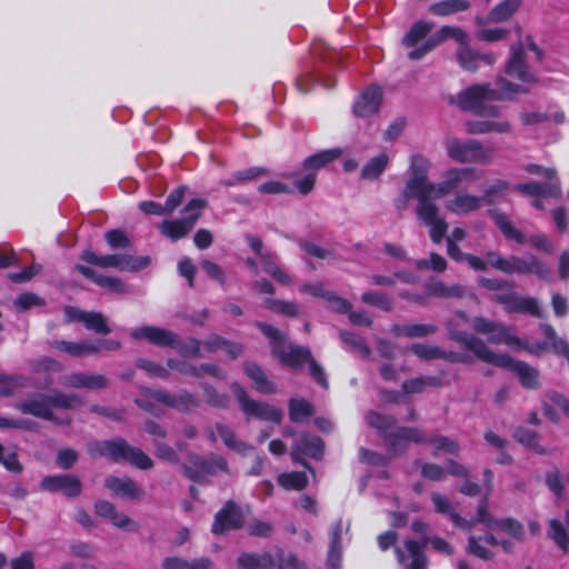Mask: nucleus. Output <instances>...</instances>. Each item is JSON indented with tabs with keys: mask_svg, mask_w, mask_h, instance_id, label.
Returning a JSON list of instances; mask_svg holds the SVG:
<instances>
[{
	"mask_svg": "<svg viewBox=\"0 0 569 569\" xmlns=\"http://www.w3.org/2000/svg\"><path fill=\"white\" fill-rule=\"evenodd\" d=\"M313 415V408L305 399H291L289 401V417L293 422H301Z\"/></svg>",
	"mask_w": 569,
	"mask_h": 569,
	"instance_id": "3c124183",
	"label": "nucleus"
},
{
	"mask_svg": "<svg viewBox=\"0 0 569 569\" xmlns=\"http://www.w3.org/2000/svg\"><path fill=\"white\" fill-rule=\"evenodd\" d=\"M278 482L288 490H302L307 487L308 479L305 472H284L278 477Z\"/></svg>",
	"mask_w": 569,
	"mask_h": 569,
	"instance_id": "603ef678",
	"label": "nucleus"
},
{
	"mask_svg": "<svg viewBox=\"0 0 569 569\" xmlns=\"http://www.w3.org/2000/svg\"><path fill=\"white\" fill-rule=\"evenodd\" d=\"M200 400L187 390H181L174 395L173 409L188 412L192 409L199 408Z\"/></svg>",
	"mask_w": 569,
	"mask_h": 569,
	"instance_id": "5fc2aeb1",
	"label": "nucleus"
},
{
	"mask_svg": "<svg viewBox=\"0 0 569 569\" xmlns=\"http://www.w3.org/2000/svg\"><path fill=\"white\" fill-rule=\"evenodd\" d=\"M446 152L449 158L460 163L488 164L493 159L492 149L475 139L461 141L457 138H449L446 141Z\"/></svg>",
	"mask_w": 569,
	"mask_h": 569,
	"instance_id": "9d476101",
	"label": "nucleus"
},
{
	"mask_svg": "<svg viewBox=\"0 0 569 569\" xmlns=\"http://www.w3.org/2000/svg\"><path fill=\"white\" fill-rule=\"evenodd\" d=\"M442 380L436 376H421L405 380L402 390L405 393H421L427 388H440Z\"/></svg>",
	"mask_w": 569,
	"mask_h": 569,
	"instance_id": "79ce46f5",
	"label": "nucleus"
},
{
	"mask_svg": "<svg viewBox=\"0 0 569 569\" xmlns=\"http://www.w3.org/2000/svg\"><path fill=\"white\" fill-rule=\"evenodd\" d=\"M493 100V88L489 83L473 84L460 91L457 96V104L466 111H471L481 117H497L499 108L487 106Z\"/></svg>",
	"mask_w": 569,
	"mask_h": 569,
	"instance_id": "1a4fd4ad",
	"label": "nucleus"
},
{
	"mask_svg": "<svg viewBox=\"0 0 569 569\" xmlns=\"http://www.w3.org/2000/svg\"><path fill=\"white\" fill-rule=\"evenodd\" d=\"M301 455L313 459H320L323 455V442L318 436L303 433L292 446L291 458L295 462H301Z\"/></svg>",
	"mask_w": 569,
	"mask_h": 569,
	"instance_id": "393cba45",
	"label": "nucleus"
},
{
	"mask_svg": "<svg viewBox=\"0 0 569 569\" xmlns=\"http://www.w3.org/2000/svg\"><path fill=\"white\" fill-rule=\"evenodd\" d=\"M160 232L172 241L182 239L192 230V221L182 219L163 220L159 224Z\"/></svg>",
	"mask_w": 569,
	"mask_h": 569,
	"instance_id": "e433bc0d",
	"label": "nucleus"
},
{
	"mask_svg": "<svg viewBox=\"0 0 569 569\" xmlns=\"http://www.w3.org/2000/svg\"><path fill=\"white\" fill-rule=\"evenodd\" d=\"M74 269L83 277L93 281L96 284L102 288H106L116 293L127 292L126 284L119 278L99 274L93 269L86 267L83 264H76Z\"/></svg>",
	"mask_w": 569,
	"mask_h": 569,
	"instance_id": "c85d7f7f",
	"label": "nucleus"
},
{
	"mask_svg": "<svg viewBox=\"0 0 569 569\" xmlns=\"http://www.w3.org/2000/svg\"><path fill=\"white\" fill-rule=\"evenodd\" d=\"M83 326L87 330L98 335H109L111 332L108 326V319L101 312L97 311H88L86 313Z\"/></svg>",
	"mask_w": 569,
	"mask_h": 569,
	"instance_id": "8fccbe9b",
	"label": "nucleus"
},
{
	"mask_svg": "<svg viewBox=\"0 0 569 569\" xmlns=\"http://www.w3.org/2000/svg\"><path fill=\"white\" fill-rule=\"evenodd\" d=\"M361 301L366 305L377 307L383 311H391L392 309L391 298L378 291L363 292L361 295Z\"/></svg>",
	"mask_w": 569,
	"mask_h": 569,
	"instance_id": "4d7b16f0",
	"label": "nucleus"
},
{
	"mask_svg": "<svg viewBox=\"0 0 569 569\" xmlns=\"http://www.w3.org/2000/svg\"><path fill=\"white\" fill-rule=\"evenodd\" d=\"M509 182L502 179H497L488 183L482 189V193L479 196L480 198H482V204L496 203L498 198L506 193L509 190Z\"/></svg>",
	"mask_w": 569,
	"mask_h": 569,
	"instance_id": "de8ad7c7",
	"label": "nucleus"
},
{
	"mask_svg": "<svg viewBox=\"0 0 569 569\" xmlns=\"http://www.w3.org/2000/svg\"><path fill=\"white\" fill-rule=\"evenodd\" d=\"M471 8L469 0H441L429 7V12L436 17L445 18L468 11Z\"/></svg>",
	"mask_w": 569,
	"mask_h": 569,
	"instance_id": "f704fd0d",
	"label": "nucleus"
},
{
	"mask_svg": "<svg viewBox=\"0 0 569 569\" xmlns=\"http://www.w3.org/2000/svg\"><path fill=\"white\" fill-rule=\"evenodd\" d=\"M50 346L51 348L72 357H83L98 353V347L93 346V342L53 340L50 342Z\"/></svg>",
	"mask_w": 569,
	"mask_h": 569,
	"instance_id": "473e14b6",
	"label": "nucleus"
},
{
	"mask_svg": "<svg viewBox=\"0 0 569 569\" xmlns=\"http://www.w3.org/2000/svg\"><path fill=\"white\" fill-rule=\"evenodd\" d=\"M506 73L528 83H536L537 78L531 73L526 63V53L521 44L512 46L510 59L506 66Z\"/></svg>",
	"mask_w": 569,
	"mask_h": 569,
	"instance_id": "4be33fe9",
	"label": "nucleus"
},
{
	"mask_svg": "<svg viewBox=\"0 0 569 569\" xmlns=\"http://www.w3.org/2000/svg\"><path fill=\"white\" fill-rule=\"evenodd\" d=\"M448 39H452L459 43L456 56L460 67L468 71H476L479 67L481 56L470 48L468 33L462 28L456 26H442L421 46L411 50L408 57L411 60H419ZM482 59L489 63L491 62V59L487 56H483Z\"/></svg>",
	"mask_w": 569,
	"mask_h": 569,
	"instance_id": "f03ea898",
	"label": "nucleus"
},
{
	"mask_svg": "<svg viewBox=\"0 0 569 569\" xmlns=\"http://www.w3.org/2000/svg\"><path fill=\"white\" fill-rule=\"evenodd\" d=\"M382 101V91L379 87L366 89L353 104V113L357 117H370L378 112Z\"/></svg>",
	"mask_w": 569,
	"mask_h": 569,
	"instance_id": "a878e982",
	"label": "nucleus"
},
{
	"mask_svg": "<svg viewBox=\"0 0 569 569\" xmlns=\"http://www.w3.org/2000/svg\"><path fill=\"white\" fill-rule=\"evenodd\" d=\"M81 260L102 269L114 268L120 271H139L150 263L149 257H134L127 253L98 256L91 250L82 251Z\"/></svg>",
	"mask_w": 569,
	"mask_h": 569,
	"instance_id": "9b49d317",
	"label": "nucleus"
},
{
	"mask_svg": "<svg viewBox=\"0 0 569 569\" xmlns=\"http://www.w3.org/2000/svg\"><path fill=\"white\" fill-rule=\"evenodd\" d=\"M430 498L435 510L440 515L449 516L455 526L463 530H470L473 527V521H467V519L455 511L449 498L439 492H432Z\"/></svg>",
	"mask_w": 569,
	"mask_h": 569,
	"instance_id": "cd10ccee",
	"label": "nucleus"
},
{
	"mask_svg": "<svg viewBox=\"0 0 569 569\" xmlns=\"http://www.w3.org/2000/svg\"><path fill=\"white\" fill-rule=\"evenodd\" d=\"M28 385V379L19 375H0V398L10 397Z\"/></svg>",
	"mask_w": 569,
	"mask_h": 569,
	"instance_id": "09e8293b",
	"label": "nucleus"
},
{
	"mask_svg": "<svg viewBox=\"0 0 569 569\" xmlns=\"http://www.w3.org/2000/svg\"><path fill=\"white\" fill-rule=\"evenodd\" d=\"M521 6V0H505L496 4L488 13V21L498 23L512 17Z\"/></svg>",
	"mask_w": 569,
	"mask_h": 569,
	"instance_id": "c03bdc74",
	"label": "nucleus"
},
{
	"mask_svg": "<svg viewBox=\"0 0 569 569\" xmlns=\"http://www.w3.org/2000/svg\"><path fill=\"white\" fill-rule=\"evenodd\" d=\"M231 389L239 401L241 410L248 418L254 417L274 423L281 422L283 413L280 409L272 405L251 399L239 383H232Z\"/></svg>",
	"mask_w": 569,
	"mask_h": 569,
	"instance_id": "ddd939ff",
	"label": "nucleus"
},
{
	"mask_svg": "<svg viewBox=\"0 0 569 569\" xmlns=\"http://www.w3.org/2000/svg\"><path fill=\"white\" fill-rule=\"evenodd\" d=\"M342 156V150L340 148H333L320 151L316 154H312L305 159L302 167L307 171H315L323 168L326 164L337 160Z\"/></svg>",
	"mask_w": 569,
	"mask_h": 569,
	"instance_id": "ea45409f",
	"label": "nucleus"
},
{
	"mask_svg": "<svg viewBox=\"0 0 569 569\" xmlns=\"http://www.w3.org/2000/svg\"><path fill=\"white\" fill-rule=\"evenodd\" d=\"M366 421L371 427L379 431H387L397 423L392 416L381 415L376 411H370L366 415Z\"/></svg>",
	"mask_w": 569,
	"mask_h": 569,
	"instance_id": "052dcab7",
	"label": "nucleus"
},
{
	"mask_svg": "<svg viewBox=\"0 0 569 569\" xmlns=\"http://www.w3.org/2000/svg\"><path fill=\"white\" fill-rule=\"evenodd\" d=\"M256 326L270 340L272 352L280 358V361L291 368H301L311 360V351L301 346L286 342V335L272 325L258 321Z\"/></svg>",
	"mask_w": 569,
	"mask_h": 569,
	"instance_id": "0eeeda50",
	"label": "nucleus"
},
{
	"mask_svg": "<svg viewBox=\"0 0 569 569\" xmlns=\"http://www.w3.org/2000/svg\"><path fill=\"white\" fill-rule=\"evenodd\" d=\"M507 274H535L541 279H549L551 270L549 267L533 254L526 257L511 256L508 258Z\"/></svg>",
	"mask_w": 569,
	"mask_h": 569,
	"instance_id": "2eb2a0df",
	"label": "nucleus"
},
{
	"mask_svg": "<svg viewBox=\"0 0 569 569\" xmlns=\"http://www.w3.org/2000/svg\"><path fill=\"white\" fill-rule=\"evenodd\" d=\"M492 300L502 305L507 312L529 313L535 317H541L539 302L536 298L522 297L519 293L511 291L508 293L495 295Z\"/></svg>",
	"mask_w": 569,
	"mask_h": 569,
	"instance_id": "dca6fc26",
	"label": "nucleus"
},
{
	"mask_svg": "<svg viewBox=\"0 0 569 569\" xmlns=\"http://www.w3.org/2000/svg\"><path fill=\"white\" fill-rule=\"evenodd\" d=\"M550 538L556 542V545L563 551L567 552L569 548V536L563 527V525L557 520L551 519L549 521Z\"/></svg>",
	"mask_w": 569,
	"mask_h": 569,
	"instance_id": "6e6d98bb",
	"label": "nucleus"
},
{
	"mask_svg": "<svg viewBox=\"0 0 569 569\" xmlns=\"http://www.w3.org/2000/svg\"><path fill=\"white\" fill-rule=\"evenodd\" d=\"M260 261L262 263L263 271L271 276L276 281L286 286H290L292 283L290 276L277 264L276 253L266 251L264 253H261Z\"/></svg>",
	"mask_w": 569,
	"mask_h": 569,
	"instance_id": "a19ab883",
	"label": "nucleus"
},
{
	"mask_svg": "<svg viewBox=\"0 0 569 569\" xmlns=\"http://www.w3.org/2000/svg\"><path fill=\"white\" fill-rule=\"evenodd\" d=\"M109 379L104 375L72 372L61 378V385L72 389L100 390L109 386Z\"/></svg>",
	"mask_w": 569,
	"mask_h": 569,
	"instance_id": "412c9836",
	"label": "nucleus"
},
{
	"mask_svg": "<svg viewBox=\"0 0 569 569\" xmlns=\"http://www.w3.org/2000/svg\"><path fill=\"white\" fill-rule=\"evenodd\" d=\"M417 219L430 228V239L440 243L448 230L447 221L440 216V208L436 201H423L417 211Z\"/></svg>",
	"mask_w": 569,
	"mask_h": 569,
	"instance_id": "4468645a",
	"label": "nucleus"
},
{
	"mask_svg": "<svg viewBox=\"0 0 569 569\" xmlns=\"http://www.w3.org/2000/svg\"><path fill=\"white\" fill-rule=\"evenodd\" d=\"M83 405L80 396L77 393H66L59 390L52 392L36 393L24 401L17 403V409L24 415H31L43 420H50L58 425L63 422L53 415V408L72 410Z\"/></svg>",
	"mask_w": 569,
	"mask_h": 569,
	"instance_id": "7ed1b4c3",
	"label": "nucleus"
},
{
	"mask_svg": "<svg viewBox=\"0 0 569 569\" xmlns=\"http://www.w3.org/2000/svg\"><path fill=\"white\" fill-rule=\"evenodd\" d=\"M415 466L420 467L422 477L431 481H440L446 477V469L436 463H421L419 460L415 461Z\"/></svg>",
	"mask_w": 569,
	"mask_h": 569,
	"instance_id": "338daca9",
	"label": "nucleus"
},
{
	"mask_svg": "<svg viewBox=\"0 0 569 569\" xmlns=\"http://www.w3.org/2000/svg\"><path fill=\"white\" fill-rule=\"evenodd\" d=\"M104 487L109 489L113 495L128 498V499H141L144 497V490L137 486L134 481L128 477L118 478L109 476L104 479Z\"/></svg>",
	"mask_w": 569,
	"mask_h": 569,
	"instance_id": "bb28decb",
	"label": "nucleus"
},
{
	"mask_svg": "<svg viewBox=\"0 0 569 569\" xmlns=\"http://www.w3.org/2000/svg\"><path fill=\"white\" fill-rule=\"evenodd\" d=\"M482 198L467 191H459L452 198L446 200V209L456 216H467L482 208Z\"/></svg>",
	"mask_w": 569,
	"mask_h": 569,
	"instance_id": "5701e85b",
	"label": "nucleus"
},
{
	"mask_svg": "<svg viewBox=\"0 0 569 569\" xmlns=\"http://www.w3.org/2000/svg\"><path fill=\"white\" fill-rule=\"evenodd\" d=\"M425 166L420 160L413 161L412 157L410 158V166L408 169L409 178L405 183V188L400 197L393 200V206L397 210L403 211L409 207V200L416 199L417 206L415 209V213L417 214L418 209L423 201H433L429 198L428 192L425 187Z\"/></svg>",
	"mask_w": 569,
	"mask_h": 569,
	"instance_id": "6e6552de",
	"label": "nucleus"
},
{
	"mask_svg": "<svg viewBox=\"0 0 569 569\" xmlns=\"http://www.w3.org/2000/svg\"><path fill=\"white\" fill-rule=\"evenodd\" d=\"M88 453L92 458L108 457L113 461L127 460L141 470L153 467L152 459L141 449L130 446L124 439L94 441L88 445Z\"/></svg>",
	"mask_w": 569,
	"mask_h": 569,
	"instance_id": "39448f33",
	"label": "nucleus"
},
{
	"mask_svg": "<svg viewBox=\"0 0 569 569\" xmlns=\"http://www.w3.org/2000/svg\"><path fill=\"white\" fill-rule=\"evenodd\" d=\"M276 559L270 552H243L237 559L239 569H273Z\"/></svg>",
	"mask_w": 569,
	"mask_h": 569,
	"instance_id": "7c9ffc66",
	"label": "nucleus"
},
{
	"mask_svg": "<svg viewBox=\"0 0 569 569\" xmlns=\"http://www.w3.org/2000/svg\"><path fill=\"white\" fill-rule=\"evenodd\" d=\"M202 390L206 397V402L214 408H227L229 398L224 393H219L213 387L203 383Z\"/></svg>",
	"mask_w": 569,
	"mask_h": 569,
	"instance_id": "69168bd1",
	"label": "nucleus"
},
{
	"mask_svg": "<svg viewBox=\"0 0 569 569\" xmlns=\"http://www.w3.org/2000/svg\"><path fill=\"white\" fill-rule=\"evenodd\" d=\"M426 289L429 296L445 299H461L467 293V290L462 284H448L441 280L429 282Z\"/></svg>",
	"mask_w": 569,
	"mask_h": 569,
	"instance_id": "72a5a7b5",
	"label": "nucleus"
},
{
	"mask_svg": "<svg viewBox=\"0 0 569 569\" xmlns=\"http://www.w3.org/2000/svg\"><path fill=\"white\" fill-rule=\"evenodd\" d=\"M390 161L388 153L381 152L370 158L360 171V178L367 181L377 180L386 170Z\"/></svg>",
	"mask_w": 569,
	"mask_h": 569,
	"instance_id": "4c0bfd02",
	"label": "nucleus"
},
{
	"mask_svg": "<svg viewBox=\"0 0 569 569\" xmlns=\"http://www.w3.org/2000/svg\"><path fill=\"white\" fill-rule=\"evenodd\" d=\"M340 338L346 346L355 351H358L363 357H368L370 355V348L361 337L352 332L341 331Z\"/></svg>",
	"mask_w": 569,
	"mask_h": 569,
	"instance_id": "e2e57ef3",
	"label": "nucleus"
},
{
	"mask_svg": "<svg viewBox=\"0 0 569 569\" xmlns=\"http://www.w3.org/2000/svg\"><path fill=\"white\" fill-rule=\"evenodd\" d=\"M497 88H493V100H511L518 93H527L528 89L521 84H515L505 78H498Z\"/></svg>",
	"mask_w": 569,
	"mask_h": 569,
	"instance_id": "a18cd8bd",
	"label": "nucleus"
},
{
	"mask_svg": "<svg viewBox=\"0 0 569 569\" xmlns=\"http://www.w3.org/2000/svg\"><path fill=\"white\" fill-rule=\"evenodd\" d=\"M513 438L520 442L521 445H525L527 447L536 448L539 453H543V449H541L537 445L538 436L535 431L527 429L525 427H519L513 432Z\"/></svg>",
	"mask_w": 569,
	"mask_h": 569,
	"instance_id": "774afa93",
	"label": "nucleus"
},
{
	"mask_svg": "<svg viewBox=\"0 0 569 569\" xmlns=\"http://www.w3.org/2000/svg\"><path fill=\"white\" fill-rule=\"evenodd\" d=\"M415 266L419 270L431 269L436 272H443L448 268V262L439 253L431 252L428 259H419L415 262Z\"/></svg>",
	"mask_w": 569,
	"mask_h": 569,
	"instance_id": "bf43d9fd",
	"label": "nucleus"
},
{
	"mask_svg": "<svg viewBox=\"0 0 569 569\" xmlns=\"http://www.w3.org/2000/svg\"><path fill=\"white\" fill-rule=\"evenodd\" d=\"M264 306L267 309L278 315L287 317H296L298 315V307L291 301L267 298L264 300Z\"/></svg>",
	"mask_w": 569,
	"mask_h": 569,
	"instance_id": "864d4df0",
	"label": "nucleus"
},
{
	"mask_svg": "<svg viewBox=\"0 0 569 569\" xmlns=\"http://www.w3.org/2000/svg\"><path fill=\"white\" fill-rule=\"evenodd\" d=\"M449 338L471 351L483 362L515 372L525 388L533 389L539 385L538 371L522 361H516L506 353H496L483 340L466 331L450 330Z\"/></svg>",
	"mask_w": 569,
	"mask_h": 569,
	"instance_id": "f257e3e1",
	"label": "nucleus"
},
{
	"mask_svg": "<svg viewBox=\"0 0 569 569\" xmlns=\"http://www.w3.org/2000/svg\"><path fill=\"white\" fill-rule=\"evenodd\" d=\"M391 331L396 337L425 338L433 335L437 327L431 323H405L395 325Z\"/></svg>",
	"mask_w": 569,
	"mask_h": 569,
	"instance_id": "c9c22d12",
	"label": "nucleus"
},
{
	"mask_svg": "<svg viewBox=\"0 0 569 569\" xmlns=\"http://www.w3.org/2000/svg\"><path fill=\"white\" fill-rule=\"evenodd\" d=\"M435 24L431 21L418 20L410 30L405 34L402 44L406 47H415L420 40L425 39L428 33L433 29Z\"/></svg>",
	"mask_w": 569,
	"mask_h": 569,
	"instance_id": "49530a36",
	"label": "nucleus"
},
{
	"mask_svg": "<svg viewBox=\"0 0 569 569\" xmlns=\"http://www.w3.org/2000/svg\"><path fill=\"white\" fill-rule=\"evenodd\" d=\"M40 489L48 492H61L69 498L78 497L82 485L78 477L72 475L47 476L40 482Z\"/></svg>",
	"mask_w": 569,
	"mask_h": 569,
	"instance_id": "f3484780",
	"label": "nucleus"
},
{
	"mask_svg": "<svg viewBox=\"0 0 569 569\" xmlns=\"http://www.w3.org/2000/svg\"><path fill=\"white\" fill-rule=\"evenodd\" d=\"M204 435L211 442L217 441V435L221 438L226 447L241 456H248L253 447L237 438L236 432L227 425L217 422L213 427H208Z\"/></svg>",
	"mask_w": 569,
	"mask_h": 569,
	"instance_id": "a211bd4d",
	"label": "nucleus"
},
{
	"mask_svg": "<svg viewBox=\"0 0 569 569\" xmlns=\"http://www.w3.org/2000/svg\"><path fill=\"white\" fill-rule=\"evenodd\" d=\"M218 472L230 475V468L223 457L214 453L207 458L191 455L188 465L183 466L184 476L197 482H202L204 477L214 476Z\"/></svg>",
	"mask_w": 569,
	"mask_h": 569,
	"instance_id": "f8f14e48",
	"label": "nucleus"
},
{
	"mask_svg": "<svg viewBox=\"0 0 569 569\" xmlns=\"http://www.w3.org/2000/svg\"><path fill=\"white\" fill-rule=\"evenodd\" d=\"M489 214H490L491 219L493 220V222L496 223V226L501 231V233L507 239L513 240L519 244L525 243L526 237H525L523 232L520 231L519 229H517L512 224V222L510 221V219L508 218V216L505 212H502L498 209H491V210H489Z\"/></svg>",
	"mask_w": 569,
	"mask_h": 569,
	"instance_id": "2f4dec72",
	"label": "nucleus"
},
{
	"mask_svg": "<svg viewBox=\"0 0 569 569\" xmlns=\"http://www.w3.org/2000/svg\"><path fill=\"white\" fill-rule=\"evenodd\" d=\"M243 513L240 507L232 500L226 502L224 507L217 512L213 523L212 532L216 535L226 531L236 530L243 525Z\"/></svg>",
	"mask_w": 569,
	"mask_h": 569,
	"instance_id": "6ab92c4d",
	"label": "nucleus"
},
{
	"mask_svg": "<svg viewBox=\"0 0 569 569\" xmlns=\"http://www.w3.org/2000/svg\"><path fill=\"white\" fill-rule=\"evenodd\" d=\"M276 566L278 569H307L306 563L300 561L296 555L277 550L273 555Z\"/></svg>",
	"mask_w": 569,
	"mask_h": 569,
	"instance_id": "13d9d810",
	"label": "nucleus"
},
{
	"mask_svg": "<svg viewBox=\"0 0 569 569\" xmlns=\"http://www.w3.org/2000/svg\"><path fill=\"white\" fill-rule=\"evenodd\" d=\"M488 341L493 345H506L516 349L521 345V339L512 332V328L503 323H498L488 337Z\"/></svg>",
	"mask_w": 569,
	"mask_h": 569,
	"instance_id": "37998d69",
	"label": "nucleus"
},
{
	"mask_svg": "<svg viewBox=\"0 0 569 569\" xmlns=\"http://www.w3.org/2000/svg\"><path fill=\"white\" fill-rule=\"evenodd\" d=\"M129 336L136 341L146 340L160 348H173L186 358L201 357V348L203 347L202 341L196 338H188L186 341H180L176 332L156 326L134 328L129 332Z\"/></svg>",
	"mask_w": 569,
	"mask_h": 569,
	"instance_id": "20e7f679",
	"label": "nucleus"
},
{
	"mask_svg": "<svg viewBox=\"0 0 569 569\" xmlns=\"http://www.w3.org/2000/svg\"><path fill=\"white\" fill-rule=\"evenodd\" d=\"M410 351L422 360L442 359L451 363L468 362V357L455 351H447L438 346L413 343Z\"/></svg>",
	"mask_w": 569,
	"mask_h": 569,
	"instance_id": "b1692460",
	"label": "nucleus"
},
{
	"mask_svg": "<svg viewBox=\"0 0 569 569\" xmlns=\"http://www.w3.org/2000/svg\"><path fill=\"white\" fill-rule=\"evenodd\" d=\"M466 131L469 134H485L489 132L509 133L512 126L508 120H476L465 123Z\"/></svg>",
	"mask_w": 569,
	"mask_h": 569,
	"instance_id": "c756f323",
	"label": "nucleus"
},
{
	"mask_svg": "<svg viewBox=\"0 0 569 569\" xmlns=\"http://www.w3.org/2000/svg\"><path fill=\"white\" fill-rule=\"evenodd\" d=\"M246 375L253 381L257 391L263 395H272L276 392V386L270 381L262 369L252 362L244 363Z\"/></svg>",
	"mask_w": 569,
	"mask_h": 569,
	"instance_id": "58836bf2",
	"label": "nucleus"
},
{
	"mask_svg": "<svg viewBox=\"0 0 569 569\" xmlns=\"http://www.w3.org/2000/svg\"><path fill=\"white\" fill-rule=\"evenodd\" d=\"M208 201L204 199L196 198L190 200L183 209L184 220L192 221V228L201 217L202 210L207 208Z\"/></svg>",
	"mask_w": 569,
	"mask_h": 569,
	"instance_id": "0e129e2a",
	"label": "nucleus"
},
{
	"mask_svg": "<svg viewBox=\"0 0 569 569\" xmlns=\"http://www.w3.org/2000/svg\"><path fill=\"white\" fill-rule=\"evenodd\" d=\"M395 551L399 563L405 569H427L426 556L417 541L407 539L402 546L396 547Z\"/></svg>",
	"mask_w": 569,
	"mask_h": 569,
	"instance_id": "aec40b11",
	"label": "nucleus"
},
{
	"mask_svg": "<svg viewBox=\"0 0 569 569\" xmlns=\"http://www.w3.org/2000/svg\"><path fill=\"white\" fill-rule=\"evenodd\" d=\"M136 366L146 371L151 377H157L161 379H168L170 373L167 368H164L162 365L153 362L151 360L139 358L136 360Z\"/></svg>",
	"mask_w": 569,
	"mask_h": 569,
	"instance_id": "680f3d73",
	"label": "nucleus"
},
{
	"mask_svg": "<svg viewBox=\"0 0 569 569\" xmlns=\"http://www.w3.org/2000/svg\"><path fill=\"white\" fill-rule=\"evenodd\" d=\"M413 161L420 160L425 168V187L429 198L436 201L456 190L463 181H475L478 179V171L472 167L451 168L442 174V181L435 183L429 181L430 162L421 154L411 156Z\"/></svg>",
	"mask_w": 569,
	"mask_h": 569,
	"instance_id": "423d86ee",
	"label": "nucleus"
}]
</instances>
